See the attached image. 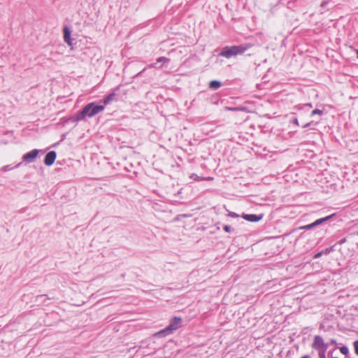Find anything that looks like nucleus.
Returning <instances> with one entry per match:
<instances>
[{"instance_id":"1","label":"nucleus","mask_w":358,"mask_h":358,"mask_svg":"<svg viewBox=\"0 0 358 358\" xmlns=\"http://www.w3.org/2000/svg\"><path fill=\"white\" fill-rule=\"evenodd\" d=\"M252 45L251 43H245L239 45L225 46L222 48L219 55L229 59L237 55H243L245 51L250 49Z\"/></svg>"},{"instance_id":"2","label":"nucleus","mask_w":358,"mask_h":358,"mask_svg":"<svg viewBox=\"0 0 358 358\" xmlns=\"http://www.w3.org/2000/svg\"><path fill=\"white\" fill-rule=\"evenodd\" d=\"M104 106L96 104L95 102L87 103L77 115V120H82L86 117H92L104 110Z\"/></svg>"},{"instance_id":"3","label":"nucleus","mask_w":358,"mask_h":358,"mask_svg":"<svg viewBox=\"0 0 358 358\" xmlns=\"http://www.w3.org/2000/svg\"><path fill=\"white\" fill-rule=\"evenodd\" d=\"M182 319L181 317H174L171 320L169 324L166 328L155 333L154 336L161 338L172 334L175 331L178 329L182 326Z\"/></svg>"},{"instance_id":"4","label":"nucleus","mask_w":358,"mask_h":358,"mask_svg":"<svg viewBox=\"0 0 358 358\" xmlns=\"http://www.w3.org/2000/svg\"><path fill=\"white\" fill-rule=\"evenodd\" d=\"M328 346V344L324 342L323 338L320 336H315L312 347L315 350L321 351L323 356H324V352L327 351Z\"/></svg>"},{"instance_id":"5","label":"nucleus","mask_w":358,"mask_h":358,"mask_svg":"<svg viewBox=\"0 0 358 358\" xmlns=\"http://www.w3.org/2000/svg\"><path fill=\"white\" fill-rule=\"evenodd\" d=\"M38 153H39L38 150L34 149V150H31L30 152L25 153L22 156V161L27 164L31 163L35 161Z\"/></svg>"},{"instance_id":"6","label":"nucleus","mask_w":358,"mask_h":358,"mask_svg":"<svg viewBox=\"0 0 358 358\" xmlns=\"http://www.w3.org/2000/svg\"><path fill=\"white\" fill-rule=\"evenodd\" d=\"M57 157V153L55 151H50L48 152L44 159V164L46 166H51L55 162Z\"/></svg>"},{"instance_id":"7","label":"nucleus","mask_w":358,"mask_h":358,"mask_svg":"<svg viewBox=\"0 0 358 358\" xmlns=\"http://www.w3.org/2000/svg\"><path fill=\"white\" fill-rule=\"evenodd\" d=\"M262 215H257L255 214H243V217L249 222H256L262 220Z\"/></svg>"},{"instance_id":"8","label":"nucleus","mask_w":358,"mask_h":358,"mask_svg":"<svg viewBox=\"0 0 358 358\" xmlns=\"http://www.w3.org/2000/svg\"><path fill=\"white\" fill-rule=\"evenodd\" d=\"M64 39L69 45H71V31L68 27L64 28Z\"/></svg>"},{"instance_id":"9","label":"nucleus","mask_w":358,"mask_h":358,"mask_svg":"<svg viewBox=\"0 0 358 358\" xmlns=\"http://www.w3.org/2000/svg\"><path fill=\"white\" fill-rule=\"evenodd\" d=\"M116 96V94L113 92L110 94H109L108 96H106L102 101L103 106L104 107L108 105L109 103H110L113 99L114 97Z\"/></svg>"},{"instance_id":"10","label":"nucleus","mask_w":358,"mask_h":358,"mask_svg":"<svg viewBox=\"0 0 358 358\" xmlns=\"http://www.w3.org/2000/svg\"><path fill=\"white\" fill-rule=\"evenodd\" d=\"M221 86V83L218 80H212L209 83V87L213 90H217Z\"/></svg>"},{"instance_id":"11","label":"nucleus","mask_w":358,"mask_h":358,"mask_svg":"<svg viewBox=\"0 0 358 358\" xmlns=\"http://www.w3.org/2000/svg\"><path fill=\"white\" fill-rule=\"evenodd\" d=\"M333 216H334V215H331L327 216L325 217L318 219V220L315 221V223L317 226V225H319V224H322V223L329 220Z\"/></svg>"},{"instance_id":"12","label":"nucleus","mask_w":358,"mask_h":358,"mask_svg":"<svg viewBox=\"0 0 358 358\" xmlns=\"http://www.w3.org/2000/svg\"><path fill=\"white\" fill-rule=\"evenodd\" d=\"M169 59L164 57H159L157 59V62L155 64H151L150 66L151 67H155L156 66V64L159 62H169Z\"/></svg>"},{"instance_id":"13","label":"nucleus","mask_w":358,"mask_h":358,"mask_svg":"<svg viewBox=\"0 0 358 358\" xmlns=\"http://www.w3.org/2000/svg\"><path fill=\"white\" fill-rule=\"evenodd\" d=\"M317 225L315 224V222L311 223V224H307V225H305V226H303L301 227V229H305V230H308V229H310L312 228H313L314 227H316Z\"/></svg>"},{"instance_id":"14","label":"nucleus","mask_w":358,"mask_h":358,"mask_svg":"<svg viewBox=\"0 0 358 358\" xmlns=\"http://www.w3.org/2000/svg\"><path fill=\"white\" fill-rule=\"evenodd\" d=\"M190 178L194 180H197V181L202 180L203 179V178L199 177V176H197L196 173L191 174Z\"/></svg>"},{"instance_id":"15","label":"nucleus","mask_w":358,"mask_h":358,"mask_svg":"<svg viewBox=\"0 0 358 358\" xmlns=\"http://www.w3.org/2000/svg\"><path fill=\"white\" fill-rule=\"evenodd\" d=\"M323 114V111L320 109H315L311 112V116L315 115H322Z\"/></svg>"},{"instance_id":"16","label":"nucleus","mask_w":358,"mask_h":358,"mask_svg":"<svg viewBox=\"0 0 358 358\" xmlns=\"http://www.w3.org/2000/svg\"><path fill=\"white\" fill-rule=\"evenodd\" d=\"M340 351L343 355H347L348 353V348L346 346H342L340 348Z\"/></svg>"},{"instance_id":"17","label":"nucleus","mask_w":358,"mask_h":358,"mask_svg":"<svg viewBox=\"0 0 358 358\" xmlns=\"http://www.w3.org/2000/svg\"><path fill=\"white\" fill-rule=\"evenodd\" d=\"M355 353L358 355V341H355L353 343Z\"/></svg>"},{"instance_id":"18","label":"nucleus","mask_w":358,"mask_h":358,"mask_svg":"<svg viewBox=\"0 0 358 358\" xmlns=\"http://www.w3.org/2000/svg\"><path fill=\"white\" fill-rule=\"evenodd\" d=\"M229 216L233 218L238 217L239 215L234 212H229Z\"/></svg>"},{"instance_id":"19","label":"nucleus","mask_w":358,"mask_h":358,"mask_svg":"<svg viewBox=\"0 0 358 358\" xmlns=\"http://www.w3.org/2000/svg\"><path fill=\"white\" fill-rule=\"evenodd\" d=\"M329 1H330V0H324V1L322 2V3H321L320 6H321L322 8L325 7V6L329 3Z\"/></svg>"},{"instance_id":"20","label":"nucleus","mask_w":358,"mask_h":358,"mask_svg":"<svg viewBox=\"0 0 358 358\" xmlns=\"http://www.w3.org/2000/svg\"><path fill=\"white\" fill-rule=\"evenodd\" d=\"M224 230L226 231V232H230L231 231V228L229 225H224Z\"/></svg>"},{"instance_id":"21","label":"nucleus","mask_w":358,"mask_h":358,"mask_svg":"<svg viewBox=\"0 0 358 358\" xmlns=\"http://www.w3.org/2000/svg\"><path fill=\"white\" fill-rule=\"evenodd\" d=\"M322 254H323V251L319 252L315 255L314 258L317 259V258L320 257L322 255Z\"/></svg>"},{"instance_id":"22","label":"nucleus","mask_w":358,"mask_h":358,"mask_svg":"<svg viewBox=\"0 0 358 358\" xmlns=\"http://www.w3.org/2000/svg\"><path fill=\"white\" fill-rule=\"evenodd\" d=\"M331 251V248H327L324 252L323 253H325L326 255H328L330 253V252Z\"/></svg>"},{"instance_id":"23","label":"nucleus","mask_w":358,"mask_h":358,"mask_svg":"<svg viewBox=\"0 0 358 358\" xmlns=\"http://www.w3.org/2000/svg\"><path fill=\"white\" fill-rule=\"evenodd\" d=\"M330 343L332 344V345H336V341L335 339H331L330 340Z\"/></svg>"},{"instance_id":"24","label":"nucleus","mask_w":358,"mask_h":358,"mask_svg":"<svg viewBox=\"0 0 358 358\" xmlns=\"http://www.w3.org/2000/svg\"><path fill=\"white\" fill-rule=\"evenodd\" d=\"M310 124H311V122H308V123L305 124L303 126V128H306V127H307L310 126Z\"/></svg>"},{"instance_id":"25","label":"nucleus","mask_w":358,"mask_h":358,"mask_svg":"<svg viewBox=\"0 0 358 358\" xmlns=\"http://www.w3.org/2000/svg\"><path fill=\"white\" fill-rule=\"evenodd\" d=\"M294 124H297V125L299 124V122H298V120H297L296 118H295V119L294 120Z\"/></svg>"},{"instance_id":"26","label":"nucleus","mask_w":358,"mask_h":358,"mask_svg":"<svg viewBox=\"0 0 358 358\" xmlns=\"http://www.w3.org/2000/svg\"><path fill=\"white\" fill-rule=\"evenodd\" d=\"M305 106H308V107H309V108H312V107H313L312 103H307V104H306Z\"/></svg>"},{"instance_id":"27","label":"nucleus","mask_w":358,"mask_h":358,"mask_svg":"<svg viewBox=\"0 0 358 358\" xmlns=\"http://www.w3.org/2000/svg\"><path fill=\"white\" fill-rule=\"evenodd\" d=\"M145 70V69H143V71H140L138 73H137L136 76H140V75L142 73V72H143Z\"/></svg>"},{"instance_id":"28","label":"nucleus","mask_w":358,"mask_h":358,"mask_svg":"<svg viewBox=\"0 0 358 358\" xmlns=\"http://www.w3.org/2000/svg\"><path fill=\"white\" fill-rule=\"evenodd\" d=\"M356 53H357V57H358V49H357V50H356Z\"/></svg>"},{"instance_id":"29","label":"nucleus","mask_w":358,"mask_h":358,"mask_svg":"<svg viewBox=\"0 0 358 358\" xmlns=\"http://www.w3.org/2000/svg\"><path fill=\"white\" fill-rule=\"evenodd\" d=\"M3 170H4V171L7 170L6 166H4V167H3Z\"/></svg>"},{"instance_id":"30","label":"nucleus","mask_w":358,"mask_h":358,"mask_svg":"<svg viewBox=\"0 0 358 358\" xmlns=\"http://www.w3.org/2000/svg\"><path fill=\"white\" fill-rule=\"evenodd\" d=\"M303 358H308V357H307V356H305V357H303Z\"/></svg>"},{"instance_id":"31","label":"nucleus","mask_w":358,"mask_h":358,"mask_svg":"<svg viewBox=\"0 0 358 358\" xmlns=\"http://www.w3.org/2000/svg\"><path fill=\"white\" fill-rule=\"evenodd\" d=\"M334 358H338V357H334Z\"/></svg>"}]
</instances>
